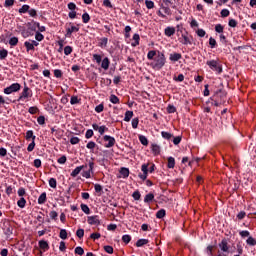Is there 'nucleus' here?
Here are the masks:
<instances>
[{
    "label": "nucleus",
    "instance_id": "obj_1",
    "mask_svg": "<svg viewBox=\"0 0 256 256\" xmlns=\"http://www.w3.org/2000/svg\"><path fill=\"white\" fill-rule=\"evenodd\" d=\"M165 63H167V58H165V54L159 52L157 56L154 57L153 62H151L152 69L156 71H161L163 67H165Z\"/></svg>",
    "mask_w": 256,
    "mask_h": 256
},
{
    "label": "nucleus",
    "instance_id": "obj_2",
    "mask_svg": "<svg viewBox=\"0 0 256 256\" xmlns=\"http://www.w3.org/2000/svg\"><path fill=\"white\" fill-rule=\"evenodd\" d=\"M31 97H33V90H31V88L25 84L22 92L18 97V101H27V99H31Z\"/></svg>",
    "mask_w": 256,
    "mask_h": 256
},
{
    "label": "nucleus",
    "instance_id": "obj_3",
    "mask_svg": "<svg viewBox=\"0 0 256 256\" xmlns=\"http://www.w3.org/2000/svg\"><path fill=\"white\" fill-rule=\"evenodd\" d=\"M206 65H208V67H210L212 71L218 73V75H220V73H223V66L219 64L218 60H209L206 62Z\"/></svg>",
    "mask_w": 256,
    "mask_h": 256
},
{
    "label": "nucleus",
    "instance_id": "obj_4",
    "mask_svg": "<svg viewBox=\"0 0 256 256\" xmlns=\"http://www.w3.org/2000/svg\"><path fill=\"white\" fill-rule=\"evenodd\" d=\"M21 91V84L19 83H13L10 86L4 88V94L5 95H11L12 93H17Z\"/></svg>",
    "mask_w": 256,
    "mask_h": 256
},
{
    "label": "nucleus",
    "instance_id": "obj_5",
    "mask_svg": "<svg viewBox=\"0 0 256 256\" xmlns=\"http://www.w3.org/2000/svg\"><path fill=\"white\" fill-rule=\"evenodd\" d=\"M88 167L89 169L87 171L82 172V177H84L85 179H91V175H93V169H95V162L90 161L88 163Z\"/></svg>",
    "mask_w": 256,
    "mask_h": 256
},
{
    "label": "nucleus",
    "instance_id": "obj_6",
    "mask_svg": "<svg viewBox=\"0 0 256 256\" xmlns=\"http://www.w3.org/2000/svg\"><path fill=\"white\" fill-rule=\"evenodd\" d=\"M103 139L106 142L105 144L106 149H111V147L115 146L116 141L113 136L105 135Z\"/></svg>",
    "mask_w": 256,
    "mask_h": 256
},
{
    "label": "nucleus",
    "instance_id": "obj_7",
    "mask_svg": "<svg viewBox=\"0 0 256 256\" xmlns=\"http://www.w3.org/2000/svg\"><path fill=\"white\" fill-rule=\"evenodd\" d=\"M87 223L88 225H95L96 227L101 225V220L99 219V216H88L87 217Z\"/></svg>",
    "mask_w": 256,
    "mask_h": 256
},
{
    "label": "nucleus",
    "instance_id": "obj_8",
    "mask_svg": "<svg viewBox=\"0 0 256 256\" xmlns=\"http://www.w3.org/2000/svg\"><path fill=\"white\" fill-rule=\"evenodd\" d=\"M141 171L143 174H139L138 177L142 179V181H145L147 179V175L149 173V164H143L141 166Z\"/></svg>",
    "mask_w": 256,
    "mask_h": 256
},
{
    "label": "nucleus",
    "instance_id": "obj_9",
    "mask_svg": "<svg viewBox=\"0 0 256 256\" xmlns=\"http://www.w3.org/2000/svg\"><path fill=\"white\" fill-rule=\"evenodd\" d=\"M79 32V26L73 25V23H70V27L66 29L65 37H71L73 33Z\"/></svg>",
    "mask_w": 256,
    "mask_h": 256
},
{
    "label": "nucleus",
    "instance_id": "obj_10",
    "mask_svg": "<svg viewBox=\"0 0 256 256\" xmlns=\"http://www.w3.org/2000/svg\"><path fill=\"white\" fill-rule=\"evenodd\" d=\"M18 29L21 32V35L22 37H24V39L33 36V32L29 31V29L25 28L24 26H18Z\"/></svg>",
    "mask_w": 256,
    "mask_h": 256
},
{
    "label": "nucleus",
    "instance_id": "obj_11",
    "mask_svg": "<svg viewBox=\"0 0 256 256\" xmlns=\"http://www.w3.org/2000/svg\"><path fill=\"white\" fill-rule=\"evenodd\" d=\"M87 164L85 165H81V166H77L72 172H71V177H77V175H79V173H81V171H83V169H86Z\"/></svg>",
    "mask_w": 256,
    "mask_h": 256
},
{
    "label": "nucleus",
    "instance_id": "obj_12",
    "mask_svg": "<svg viewBox=\"0 0 256 256\" xmlns=\"http://www.w3.org/2000/svg\"><path fill=\"white\" fill-rule=\"evenodd\" d=\"M219 247H220L221 251H223L224 253H228L229 252V244L227 243V239H223L221 241V243L219 244Z\"/></svg>",
    "mask_w": 256,
    "mask_h": 256
},
{
    "label": "nucleus",
    "instance_id": "obj_13",
    "mask_svg": "<svg viewBox=\"0 0 256 256\" xmlns=\"http://www.w3.org/2000/svg\"><path fill=\"white\" fill-rule=\"evenodd\" d=\"M182 57L183 56L181 55V53L174 52L170 54L169 59L173 63H176V61H179L180 59H182Z\"/></svg>",
    "mask_w": 256,
    "mask_h": 256
},
{
    "label": "nucleus",
    "instance_id": "obj_14",
    "mask_svg": "<svg viewBox=\"0 0 256 256\" xmlns=\"http://www.w3.org/2000/svg\"><path fill=\"white\" fill-rule=\"evenodd\" d=\"M180 43H182V45H191V39L189 38V36L186 33L182 32V40L180 41Z\"/></svg>",
    "mask_w": 256,
    "mask_h": 256
},
{
    "label": "nucleus",
    "instance_id": "obj_15",
    "mask_svg": "<svg viewBox=\"0 0 256 256\" xmlns=\"http://www.w3.org/2000/svg\"><path fill=\"white\" fill-rule=\"evenodd\" d=\"M164 35H166V37H173V35H175V27H166L164 30Z\"/></svg>",
    "mask_w": 256,
    "mask_h": 256
},
{
    "label": "nucleus",
    "instance_id": "obj_16",
    "mask_svg": "<svg viewBox=\"0 0 256 256\" xmlns=\"http://www.w3.org/2000/svg\"><path fill=\"white\" fill-rule=\"evenodd\" d=\"M27 26H28V31L33 33V31H37V27H39V22H33V24L29 22Z\"/></svg>",
    "mask_w": 256,
    "mask_h": 256
},
{
    "label": "nucleus",
    "instance_id": "obj_17",
    "mask_svg": "<svg viewBox=\"0 0 256 256\" xmlns=\"http://www.w3.org/2000/svg\"><path fill=\"white\" fill-rule=\"evenodd\" d=\"M109 65H111V62L109 61V58H108V57H105V58L102 60V63H101L102 69H104L105 71H107V69H109Z\"/></svg>",
    "mask_w": 256,
    "mask_h": 256
},
{
    "label": "nucleus",
    "instance_id": "obj_18",
    "mask_svg": "<svg viewBox=\"0 0 256 256\" xmlns=\"http://www.w3.org/2000/svg\"><path fill=\"white\" fill-rule=\"evenodd\" d=\"M47 201V193L43 192L38 198V205H45Z\"/></svg>",
    "mask_w": 256,
    "mask_h": 256
},
{
    "label": "nucleus",
    "instance_id": "obj_19",
    "mask_svg": "<svg viewBox=\"0 0 256 256\" xmlns=\"http://www.w3.org/2000/svg\"><path fill=\"white\" fill-rule=\"evenodd\" d=\"M151 151H152L153 155H159V153H161V147L157 144H152Z\"/></svg>",
    "mask_w": 256,
    "mask_h": 256
},
{
    "label": "nucleus",
    "instance_id": "obj_20",
    "mask_svg": "<svg viewBox=\"0 0 256 256\" xmlns=\"http://www.w3.org/2000/svg\"><path fill=\"white\" fill-rule=\"evenodd\" d=\"M38 245H39L40 249H43V251H48V249H49V243H47V241H45V240H40L38 242Z\"/></svg>",
    "mask_w": 256,
    "mask_h": 256
},
{
    "label": "nucleus",
    "instance_id": "obj_21",
    "mask_svg": "<svg viewBox=\"0 0 256 256\" xmlns=\"http://www.w3.org/2000/svg\"><path fill=\"white\" fill-rule=\"evenodd\" d=\"M120 175L123 179H127L129 177V168L122 167L120 169Z\"/></svg>",
    "mask_w": 256,
    "mask_h": 256
},
{
    "label": "nucleus",
    "instance_id": "obj_22",
    "mask_svg": "<svg viewBox=\"0 0 256 256\" xmlns=\"http://www.w3.org/2000/svg\"><path fill=\"white\" fill-rule=\"evenodd\" d=\"M133 41L134 42L131 43V46L132 47H137V45H139V41H141V37L139 36V34H134L133 35Z\"/></svg>",
    "mask_w": 256,
    "mask_h": 256
},
{
    "label": "nucleus",
    "instance_id": "obj_23",
    "mask_svg": "<svg viewBox=\"0 0 256 256\" xmlns=\"http://www.w3.org/2000/svg\"><path fill=\"white\" fill-rule=\"evenodd\" d=\"M131 119H133V111H126L125 115H124V121L126 123H129V121H131Z\"/></svg>",
    "mask_w": 256,
    "mask_h": 256
},
{
    "label": "nucleus",
    "instance_id": "obj_24",
    "mask_svg": "<svg viewBox=\"0 0 256 256\" xmlns=\"http://www.w3.org/2000/svg\"><path fill=\"white\" fill-rule=\"evenodd\" d=\"M168 169H175V158L173 157H168V164H167Z\"/></svg>",
    "mask_w": 256,
    "mask_h": 256
},
{
    "label": "nucleus",
    "instance_id": "obj_25",
    "mask_svg": "<svg viewBox=\"0 0 256 256\" xmlns=\"http://www.w3.org/2000/svg\"><path fill=\"white\" fill-rule=\"evenodd\" d=\"M17 205H18V207H20V209H25V205H27V200H25V198L21 197L17 201Z\"/></svg>",
    "mask_w": 256,
    "mask_h": 256
},
{
    "label": "nucleus",
    "instance_id": "obj_26",
    "mask_svg": "<svg viewBox=\"0 0 256 256\" xmlns=\"http://www.w3.org/2000/svg\"><path fill=\"white\" fill-rule=\"evenodd\" d=\"M24 47H26V51H35V47L33 46V44L30 41H26L24 42Z\"/></svg>",
    "mask_w": 256,
    "mask_h": 256
},
{
    "label": "nucleus",
    "instance_id": "obj_27",
    "mask_svg": "<svg viewBox=\"0 0 256 256\" xmlns=\"http://www.w3.org/2000/svg\"><path fill=\"white\" fill-rule=\"evenodd\" d=\"M107 43H109V39L105 37L101 38L99 42V47H101V49H105V47H107Z\"/></svg>",
    "mask_w": 256,
    "mask_h": 256
},
{
    "label": "nucleus",
    "instance_id": "obj_28",
    "mask_svg": "<svg viewBox=\"0 0 256 256\" xmlns=\"http://www.w3.org/2000/svg\"><path fill=\"white\" fill-rule=\"evenodd\" d=\"M18 43H19V38L15 37V36L9 39V45L11 47H16V45Z\"/></svg>",
    "mask_w": 256,
    "mask_h": 256
},
{
    "label": "nucleus",
    "instance_id": "obj_29",
    "mask_svg": "<svg viewBox=\"0 0 256 256\" xmlns=\"http://www.w3.org/2000/svg\"><path fill=\"white\" fill-rule=\"evenodd\" d=\"M4 233L7 237H11V235H13V226H7L4 230Z\"/></svg>",
    "mask_w": 256,
    "mask_h": 256
},
{
    "label": "nucleus",
    "instance_id": "obj_30",
    "mask_svg": "<svg viewBox=\"0 0 256 256\" xmlns=\"http://www.w3.org/2000/svg\"><path fill=\"white\" fill-rule=\"evenodd\" d=\"M154 199H155V195H153L152 193H149L145 196L144 203H151V201H153Z\"/></svg>",
    "mask_w": 256,
    "mask_h": 256
},
{
    "label": "nucleus",
    "instance_id": "obj_31",
    "mask_svg": "<svg viewBox=\"0 0 256 256\" xmlns=\"http://www.w3.org/2000/svg\"><path fill=\"white\" fill-rule=\"evenodd\" d=\"M29 9H31V7L27 4H24L19 10L18 12L23 14V13H29Z\"/></svg>",
    "mask_w": 256,
    "mask_h": 256
},
{
    "label": "nucleus",
    "instance_id": "obj_32",
    "mask_svg": "<svg viewBox=\"0 0 256 256\" xmlns=\"http://www.w3.org/2000/svg\"><path fill=\"white\" fill-rule=\"evenodd\" d=\"M29 139H32V141H35L36 136L33 135V130H28L26 132V140L29 141Z\"/></svg>",
    "mask_w": 256,
    "mask_h": 256
},
{
    "label": "nucleus",
    "instance_id": "obj_33",
    "mask_svg": "<svg viewBox=\"0 0 256 256\" xmlns=\"http://www.w3.org/2000/svg\"><path fill=\"white\" fill-rule=\"evenodd\" d=\"M147 243H149L148 239H139L136 242V247H143V245H147Z\"/></svg>",
    "mask_w": 256,
    "mask_h": 256
},
{
    "label": "nucleus",
    "instance_id": "obj_34",
    "mask_svg": "<svg viewBox=\"0 0 256 256\" xmlns=\"http://www.w3.org/2000/svg\"><path fill=\"white\" fill-rule=\"evenodd\" d=\"M161 136L163 137V139H166L167 141H169L170 139H172L173 134L166 131H162Z\"/></svg>",
    "mask_w": 256,
    "mask_h": 256
},
{
    "label": "nucleus",
    "instance_id": "obj_35",
    "mask_svg": "<svg viewBox=\"0 0 256 256\" xmlns=\"http://www.w3.org/2000/svg\"><path fill=\"white\" fill-rule=\"evenodd\" d=\"M139 141H140V143H141L142 145H144V146L149 145V140L147 139L146 136L140 135V136H139Z\"/></svg>",
    "mask_w": 256,
    "mask_h": 256
},
{
    "label": "nucleus",
    "instance_id": "obj_36",
    "mask_svg": "<svg viewBox=\"0 0 256 256\" xmlns=\"http://www.w3.org/2000/svg\"><path fill=\"white\" fill-rule=\"evenodd\" d=\"M7 55H9V51H7V49L0 50L1 61H3V59H7Z\"/></svg>",
    "mask_w": 256,
    "mask_h": 256
},
{
    "label": "nucleus",
    "instance_id": "obj_37",
    "mask_svg": "<svg viewBox=\"0 0 256 256\" xmlns=\"http://www.w3.org/2000/svg\"><path fill=\"white\" fill-rule=\"evenodd\" d=\"M80 207L83 213H85L86 215H89L91 213V209H89V206H87V204H81Z\"/></svg>",
    "mask_w": 256,
    "mask_h": 256
},
{
    "label": "nucleus",
    "instance_id": "obj_38",
    "mask_svg": "<svg viewBox=\"0 0 256 256\" xmlns=\"http://www.w3.org/2000/svg\"><path fill=\"white\" fill-rule=\"evenodd\" d=\"M246 243H247V245H250V246H252V247H255V245H256V239L253 238V237H251V236H249L248 239L246 240Z\"/></svg>",
    "mask_w": 256,
    "mask_h": 256
},
{
    "label": "nucleus",
    "instance_id": "obj_39",
    "mask_svg": "<svg viewBox=\"0 0 256 256\" xmlns=\"http://www.w3.org/2000/svg\"><path fill=\"white\" fill-rule=\"evenodd\" d=\"M165 215H166L165 209H160V210L156 213V218H157V219H163V217H165Z\"/></svg>",
    "mask_w": 256,
    "mask_h": 256
},
{
    "label": "nucleus",
    "instance_id": "obj_40",
    "mask_svg": "<svg viewBox=\"0 0 256 256\" xmlns=\"http://www.w3.org/2000/svg\"><path fill=\"white\" fill-rule=\"evenodd\" d=\"M49 186H50L52 189H57V179H55V178H50V179H49Z\"/></svg>",
    "mask_w": 256,
    "mask_h": 256
},
{
    "label": "nucleus",
    "instance_id": "obj_41",
    "mask_svg": "<svg viewBox=\"0 0 256 256\" xmlns=\"http://www.w3.org/2000/svg\"><path fill=\"white\" fill-rule=\"evenodd\" d=\"M85 235V230L83 228H80L76 231V236L78 239H83Z\"/></svg>",
    "mask_w": 256,
    "mask_h": 256
},
{
    "label": "nucleus",
    "instance_id": "obj_42",
    "mask_svg": "<svg viewBox=\"0 0 256 256\" xmlns=\"http://www.w3.org/2000/svg\"><path fill=\"white\" fill-rule=\"evenodd\" d=\"M110 102H112L113 105L119 104V97H117L115 94L110 95Z\"/></svg>",
    "mask_w": 256,
    "mask_h": 256
},
{
    "label": "nucleus",
    "instance_id": "obj_43",
    "mask_svg": "<svg viewBox=\"0 0 256 256\" xmlns=\"http://www.w3.org/2000/svg\"><path fill=\"white\" fill-rule=\"evenodd\" d=\"M28 113H30V115H36V113H39V108H37V106H32L28 109Z\"/></svg>",
    "mask_w": 256,
    "mask_h": 256
},
{
    "label": "nucleus",
    "instance_id": "obj_44",
    "mask_svg": "<svg viewBox=\"0 0 256 256\" xmlns=\"http://www.w3.org/2000/svg\"><path fill=\"white\" fill-rule=\"evenodd\" d=\"M82 21L83 23H89V21H91V16H89V13L85 12L82 15Z\"/></svg>",
    "mask_w": 256,
    "mask_h": 256
},
{
    "label": "nucleus",
    "instance_id": "obj_45",
    "mask_svg": "<svg viewBox=\"0 0 256 256\" xmlns=\"http://www.w3.org/2000/svg\"><path fill=\"white\" fill-rule=\"evenodd\" d=\"M156 55H157V52L155 50H151L147 54V59H149L151 61V60L155 59Z\"/></svg>",
    "mask_w": 256,
    "mask_h": 256
},
{
    "label": "nucleus",
    "instance_id": "obj_46",
    "mask_svg": "<svg viewBox=\"0 0 256 256\" xmlns=\"http://www.w3.org/2000/svg\"><path fill=\"white\" fill-rule=\"evenodd\" d=\"M122 241H123V243H126V245L131 243V235H129V234L123 235L122 236Z\"/></svg>",
    "mask_w": 256,
    "mask_h": 256
},
{
    "label": "nucleus",
    "instance_id": "obj_47",
    "mask_svg": "<svg viewBox=\"0 0 256 256\" xmlns=\"http://www.w3.org/2000/svg\"><path fill=\"white\" fill-rule=\"evenodd\" d=\"M87 149H90V151H93L95 147H97V144L94 141H90L86 145Z\"/></svg>",
    "mask_w": 256,
    "mask_h": 256
},
{
    "label": "nucleus",
    "instance_id": "obj_48",
    "mask_svg": "<svg viewBox=\"0 0 256 256\" xmlns=\"http://www.w3.org/2000/svg\"><path fill=\"white\" fill-rule=\"evenodd\" d=\"M59 237H60V239H63V240L67 239V230L61 229L60 233H59Z\"/></svg>",
    "mask_w": 256,
    "mask_h": 256
},
{
    "label": "nucleus",
    "instance_id": "obj_49",
    "mask_svg": "<svg viewBox=\"0 0 256 256\" xmlns=\"http://www.w3.org/2000/svg\"><path fill=\"white\" fill-rule=\"evenodd\" d=\"M54 77H56V79H61V77H63V71L59 69L54 70Z\"/></svg>",
    "mask_w": 256,
    "mask_h": 256
},
{
    "label": "nucleus",
    "instance_id": "obj_50",
    "mask_svg": "<svg viewBox=\"0 0 256 256\" xmlns=\"http://www.w3.org/2000/svg\"><path fill=\"white\" fill-rule=\"evenodd\" d=\"M145 5H146L147 9H153L155 7V3L151 0H146Z\"/></svg>",
    "mask_w": 256,
    "mask_h": 256
},
{
    "label": "nucleus",
    "instance_id": "obj_51",
    "mask_svg": "<svg viewBox=\"0 0 256 256\" xmlns=\"http://www.w3.org/2000/svg\"><path fill=\"white\" fill-rule=\"evenodd\" d=\"M81 100H79V97L77 96H72L71 99H70V103L72 105H77L78 103H80Z\"/></svg>",
    "mask_w": 256,
    "mask_h": 256
},
{
    "label": "nucleus",
    "instance_id": "obj_52",
    "mask_svg": "<svg viewBox=\"0 0 256 256\" xmlns=\"http://www.w3.org/2000/svg\"><path fill=\"white\" fill-rule=\"evenodd\" d=\"M74 251L76 255H84L85 253V250L83 249V247H80V246L76 247Z\"/></svg>",
    "mask_w": 256,
    "mask_h": 256
},
{
    "label": "nucleus",
    "instance_id": "obj_53",
    "mask_svg": "<svg viewBox=\"0 0 256 256\" xmlns=\"http://www.w3.org/2000/svg\"><path fill=\"white\" fill-rule=\"evenodd\" d=\"M15 5V0H5L4 7H13Z\"/></svg>",
    "mask_w": 256,
    "mask_h": 256
},
{
    "label": "nucleus",
    "instance_id": "obj_54",
    "mask_svg": "<svg viewBox=\"0 0 256 256\" xmlns=\"http://www.w3.org/2000/svg\"><path fill=\"white\" fill-rule=\"evenodd\" d=\"M79 141H81V139H79V137L77 136H73L72 138H70L71 145H77Z\"/></svg>",
    "mask_w": 256,
    "mask_h": 256
},
{
    "label": "nucleus",
    "instance_id": "obj_55",
    "mask_svg": "<svg viewBox=\"0 0 256 256\" xmlns=\"http://www.w3.org/2000/svg\"><path fill=\"white\" fill-rule=\"evenodd\" d=\"M35 39H36V41H43V39H45V36H43V34H41V32L37 31L35 34Z\"/></svg>",
    "mask_w": 256,
    "mask_h": 256
},
{
    "label": "nucleus",
    "instance_id": "obj_56",
    "mask_svg": "<svg viewBox=\"0 0 256 256\" xmlns=\"http://www.w3.org/2000/svg\"><path fill=\"white\" fill-rule=\"evenodd\" d=\"M73 53V48L71 46L64 47V54L65 55H71Z\"/></svg>",
    "mask_w": 256,
    "mask_h": 256
},
{
    "label": "nucleus",
    "instance_id": "obj_57",
    "mask_svg": "<svg viewBox=\"0 0 256 256\" xmlns=\"http://www.w3.org/2000/svg\"><path fill=\"white\" fill-rule=\"evenodd\" d=\"M139 127V118L132 119V128L137 129Z\"/></svg>",
    "mask_w": 256,
    "mask_h": 256
},
{
    "label": "nucleus",
    "instance_id": "obj_58",
    "mask_svg": "<svg viewBox=\"0 0 256 256\" xmlns=\"http://www.w3.org/2000/svg\"><path fill=\"white\" fill-rule=\"evenodd\" d=\"M103 109H105V106L103 104H99L95 107L96 113H103Z\"/></svg>",
    "mask_w": 256,
    "mask_h": 256
},
{
    "label": "nucleus",
    "instance_id": "obj_59",
    "mask_svg": "<svg viewBox=\"0 0 256 256\" xmlns=\"http://www.w3.org/2000/svg\"><path fill=\"white\" fill-rule=\"evenodd\" d=\"M224 27L221 24H216L215 31L216 33H223Z\"/></svg>",
    "mask_w": 256,
    "mask_h": 256
},
{
    "label": "nucleus",
    "instance_id": "obj_60",
    "mask_svg": "<svg viewBox=\"0 0 256 256\" xmlns=\"http://www.w3.org/2000/svg\"><path fill=\"white\" fill-rule=\"evenodd\" d=\"M93 135H94L93 130L88 129V130L86 131V133H85V138H86V139H91V137H93Z\"/></svg>",
    "mask_w": 256,
    "mask_h": 256
},
{
    "label": "nucleus",
    "instance_id": "obj_61",
    "mask_svg": "<svg viewBox=\"0 0 256 256\" xmlns=\"http://www.w3.org/2000/svg\"><path fill=\"white\" fill-rule=\"evenodd\" d=\"M104 251H106V253H108L109 255H113V247L112 246H104Z\"/></svg>",
    "mask_w": 256,
    "mask_h": 256
},
{
    "label": "nucleus",
    "instance_id": "obj_62",
    "mask_svg": "<svg viewBox=\"0 0 256 256\" xmlns=\"http://www.w3.org/2000/svg\"><path fill=\"white\" fill-rule=\"evenodd\" d=\"M49 216H50V218H52L54 221H56V219H57V217H59V214L57 213V211H51L50 213H49Z\"/></svg>",
    "mask_w": 256,
    "mask_h": 256
},
{
    "label": "nucleus",
    "instance_id": "obj_63",
    "mask_svg": "<svg viewBox=\"0 0 256 256\" xmlns=\"http://www.w3.org/2000/svg\"><path fill=\"white\" fill-rule=\"evenodd\" d=\"M37 123H38L39 125H45V116H39V117L37 118Z\"/></svg>",
    "mask_w": 256,
    "mask_h": 256
},
{
    "label": "nucleus",
    "instance_id": "obj_64",
    "mask_svg": "<svg viewBox=\"0 0 256 256\" xmlns=\"http://www.w3.org/2000/svg\"><path fill=\"white\" fill-rule=\"evenodd\" d=\"M228 25H229V27H233V28L237 27V20L230 19L228 22Z\"/></svg>",
    "mask_w": 256,
    "mask_h": 256
}]
</instances>
